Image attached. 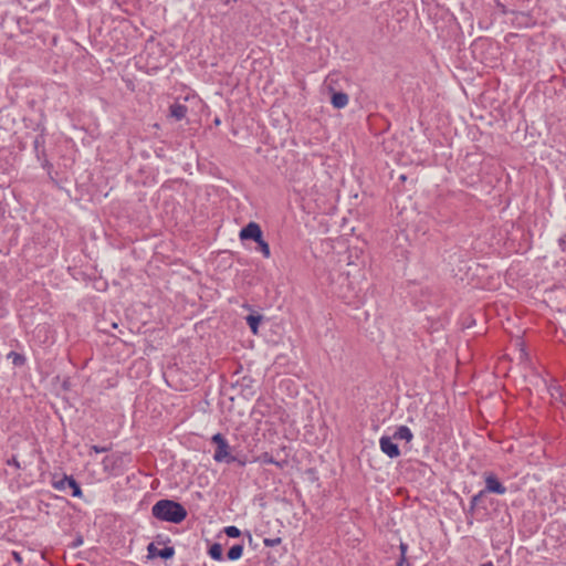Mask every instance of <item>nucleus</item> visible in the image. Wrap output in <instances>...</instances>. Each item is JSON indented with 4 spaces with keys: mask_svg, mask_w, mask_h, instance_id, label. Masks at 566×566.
<instances>
[{
    "mask_svg": "<svg viewBox=\"0 0 566 566\" xmlns=\"http://www.w3.org/2000/svg\"><path fill=\"white\" fill-rule=\"evenodd\" d=\"M11 554H12L13 559H14L18 564H20V565H21V564H22V556H21V554H20L19 552H15V551H13Z\"/></svg>",
    "mask_w": 566,
    "mask_h": 566,
    "instance_id": "34",
    "label": "nucleus"
},
{
    "mask_svg": "<svg viewBox=\"0 0 566 566\" xmlns=\"http://www.w3.org/2000/svg\"><path fill=\"white\" fill-rule=\"evenodd\" d=\"M551 396L554 399H557L558 397H562V391L559 386H554L549 389Z\"/></svg>",
    "mask_w": 566,
    "mask_h": 566,
    "instance_id": "29",
    "label": "nucleus"
},
{
    "mask_svg": "<svg viewBox=\"0 0 566 566\" xmlns=\"http://www.w3.org/2000/svg\"><path fill=\"white\" fill-rule=\"evenodd\" d=\"M476 509L478 506H473V504L470 503L468 510L464 511L469 525L473 524L474 512L476 511Z\"/></svg>",
    "mask_w": 566,
    "mask_h": 566,
    "instance_id": "25",
    "label": "nucleus"
},
{
    "mask_svg": "<svg viewBox=\"0 0 566 566\" xmlns=\"http://www.w3.org/2000/svg\"><path fill=\"white\" fill-rule=\"evenodd\" d=\"M166 542H169V538L166 537V539L163 537V535H157L156 536V541L154 542L155 544H165Z\"/></svg>",
    "mask_w": 566,
    "mask_h": 566,
    "instance_id": "35",
    "label": "nucleus"
},
{
    "mask_svg": "<svg viewBox=\"0 0 566 566\" xmlns=\"http://www.w3.org/2000/svg\"><path fill=\"white\" fill-rule=\"evenodd\" d=\"M263 316L260 314H250L245 317L247 324L249 325L251 332L256 335L259 332L260 323L262 322Z\"/></svg>",
    "mask_w": 566,
    "mask_h": 566,
    "instance_id": "16",
    "label": "nucleus"
},
{
    "mask_svg": "<svg viewBox=\"0 0 566 566\" xmlns=\"http://www.w3.org/2000/svg\"><path fill=\"white\" fill-rule=\"evenodd\" d=\"M208 555L213 559L221 562L223 560V548L220 543H213L208 548Z\"/></svg>",
    "mask_w": 566,
    "mask_h": 566,
    "instance_id": "17",
    "label": "nucleus"
},
{
    "mask_svg": "<svg viewBox=\"0 0 566 566\" xmlns=\"http://www.w3.org/2000/svg\"><path fill=\"white\" fill-rule=\"evenodd\" d=\"M112 327H113V328H117V324H116V323H113V324H112Z\"/></svg>",
    "mask_w": 566,
    "mask_h": 566,
    "instance_id": "40",
    "label": "nucleus"
},
{
    "mask_svg": "<svg viewBox=\"0 0 566 566\" xmlns=\"http://www.w3.org/2000/svg\"><path fill=\"white\" fill-rule=\"evenodd\" d=\"M256 461H259L262 464H274V465H276L280 469H283V467L286 463V461H276L273 458V455L271 453H269V452H263L262 454H260L258 457Z\"/></svg>",
    "mask_w": 566,
    "mask_h": 566,
    "instance_id": "15",
    "label": "nucleus"
},
{
    "mask_svg": "<svg viewBox=\"0 0 566 566\" xmlns=\"http://www.w3.org/2000/svg\"><path fill=\"white\" fill-rule=\"evenodd\" d=\"M223 532L230 538H238L242 534L241 531L237 526H234V525H230V526L224 527Z\"/></svg>",
    "mask_w": 566,
    "mask_h": 566,
    "instance_id": "23",
    "label": "nucleus"
},
{
    "mask_svg": "<svg viewBox=\"0 0 566 566\" xmlns=\"http://www.w3.org/2000/svg\"><path fill=\"white\" fill-rule=\"evenodd\" d=\"M484 479V492L503 495L506 493V486L500 481L496 474L492 471L483 473Z\"/></svg>",
    "mask_w": 566,
    "mask_h": 566,
    "instance_id": "6",
    "label": "nucleus"
},
{
    "mask_svg": "<svg viewBox=\"0 0 566 566\" xmlns=\"http://www.w3.org/2000/svg\"><path fill=\"white\" fill-rule=\"evenodd\" d=\"M148 558L159 557L164 560L171 559L175 556L174 546H165L164 548H158L154 542L149 543L147 546Z\"/></svg>",
    "mask_w": 566,
    "mask_h": 566,
    "instance_id": "8",
    "label": "nucleus"
},
{
    "mask_svg": "<svg viewBox=\"0 0 566 566\" xmlns=\"http://www.w3.org/2000/svg\"><path fill=\"white\" fill-rule=\"evenodd\" d=\"M488 493L484 492V489H482L481 491H479L476 494H474L470 502L471 504H473V506H479V503L481 502V500Z\"/></svg>",
    "mask_w": 566,
    "mask_h": 566,
    "instance_id": "26",
    "label": "nucleus"
},
{
    "mask_svg": "<svg viewBox=\"0 0 566 566\" xmlns=\"http://www.w3.org/2000/svg\"><path fill=\"white\" fill-rule=\"evenodd\" d=\"M399 551H400V556H407L408 544L405 542H400Z\"/></svg>",
    "mask_w": 566,
    "mask_h": 566,
    "instance_id": "33",
    "label": "nucleus"
},
{
    "mask_svg": "<svg viewBox=\"0 0 566 566\" xmlns=\"http://www.w3.org/2000/svg\"><path fill=\"white\" fill-rule=\"evenodd\" d=\"M40 166L46 171L48 174V177L50 178V180H54L53 178V170H54V166L53 164L49 160V158L42 160L41 163H39Z\"/></svg>",
    "mask_w": 566,
    "mask_h": 566,
    "instance_id": "22",
    "label": "nucleus"
},
{
    "mask_svg": "<svg viewBox=\"0 0 566 566\" xmlns=\"http://www.w3.org/2000/svg\"><path fill=\"white\" fill-rule=\"evenodd\" d=\"M8 358L12 359V364L17 367H21L25 364L27 358L23 354L17 353V352H10L8 354Z\"/></svg>",
    "mask_w": 566,
    "mask_h": 566,
    "instance_id": "20",
    "label": "nucleus"
},
{
    "mask_svg": "<svg viewBox=\"0 0 566 566\" xmlns=\"http://www.w3.org/2000/svg\"><path fill=\"white\" fill-rule=\"evenodd\" d=\"M52 486L57 491H66V489H70L73 497L81 499L83 496V491L81 489V485L74 479L73 475L63 474V476L60 479L53 478Z\"/></svg>",
    "mask_w": 566,
    "mask_h": 566,
    "instance_id": "5",
    "label": "nucleus"
},
{
    "mask_svg": "<svg viewBox=\"0 0 566 566\" xmlns=\"http://www.w3.org/2000/svg\"><path fill=\"white\" fill-rule=\"evenodd\" d=\"M6 464L9 465V467H13L15 468L17 470H20L21 469V464L17 458V455H12L10 459H8L6 461Z\"/></svg>",
    "mask_w": 566,
    "mask_h": 566,
    "instance_id": "28",
    "label": "nucleus"
},
{
    "mask_svg": "<svg viewBox=\"0 0 566 566\" xmlns=\"http://www.w3.org/2000/svg\"><path fill=\"white\" fill-rule=\"evenodd\" d=\"M91 451L95 452V453H104V452H108L111 449H112V444L109 446H97V444H93L91 446Z\"/></svg>",
    "mask_w": 566,
    "mask_h": 566,
    "instance_id": "27",
    "label": "nucleus"
},
{
    "mask_svg": "<svg viewBox=\"0 0 566 566\" xmlns=\"http://www.w3.org/2000/svg\"><path fill=\"white\" fill-rule=\"evenodd\" d=\"M331 104L336 109H342L347 106L349 102L348 94L343 91H335L331 88Z\"/></svg>",
    "mask_w": 566,
    "mask_h": 566,
    "instance_id": "11",
    "label": "nucleus"
},
{
    "mask_svg": "<svg viewBox=\"0 0 566 566\" xmlns=\"http://www.w3.org/2000/svg\"><path fill=\"white\" fill-rule=\"evenodd\" d=\"M255 251L260 252L263 258L269 259L271 256L270 244L264 240L263 235L255 241Z\"/></svg>",
    "mask_w": 566,
    "mask_h": 566,
    "instance_id": "18",
    "label": "nucleus"
},
{
    "mask_svg": "<svg viewBox=\"0 0 566 566\" xmlns=\"http://www.w3.org/2000/svg\"><path fill=\"white\" fill-rule=\"evenodd\" d=\"M392 438L396 440H405L406 442H410L413 439V433L407 426H399L392 434Z\"/></svg>",
    "mask_w": 566,
    "mask_h": 566,
    "instance_id": "14",
    "label": "nucleus"
},
{
    "mask_svg": "<svg viewBox=\"0 0 566 566\" xmlns=\"http://www.w3.org/2000/svg\"><path fill=\"white\" fill-rule=\"evenodd\" d=\"M399 179H400L401 181H405V180L407 179V177H406V175H401V176L399 177Z\"/></svg>",
    "mask_w": 566,
    "mask_h": 566,
    "instance_id": "37",
    "label": "nucleus"
},
{
    "mask_svg": "<svg viewBox=\"0 0 566 566\" xmlns=\"http://www.w3.org/2000/svg\"><path fill=\"white\" fill-rule=\"evenodd\" d=\"M247 535L249 537V541L252 542V535L250 534V532H247Z\"/></svg>",
    "mask_w": 566,
    "mask_h": 566,
    "instance_id": "38",
    "label": "nucleus"
},
{
    "mask_svg": "<svg viewBox=\"0 0 566 566\" xmlns=\"http://www.w3.org/2000/svg\"><path fill=\"white\" fill-rule=\"evenodd\" d=\"M243 555V544H234L227 552V558L229 560H238Z\"/></svg>",
    "mask_w": 566,
    "mask_h": 566,
    "instance_id": "19",
    "label": "nucleus"
},
{
    "mask_svg": "<svg viewBox=\"0 0 566 566\" xmlns=\"http://www.w3.org/2000/svg\"><path fill=\"white\" fill-rule=\"evenodd\" d=\"M398 566H412L408 560L407 556H399V559L396 563Z\"/></svg>",
    "mask_w": 566,
    "mask_h": 566,
    "instance_id": "31",
    "label": "nucleus"
},
{
    "mask_svg": "<svg viewBox=\"0 0 566 566\" xmlns=\"http://www.w3.org/2000/svg\"><path fill=\"white\" fill-rule=\"evenodd\" d=\"M282 543V538L281 537H265L263 539V544L266 546V547H274V546H277Z\"/></svg>",
    "mask_w": 566,
    "mask_h": 566,
    "instance_id": "24",
    "label": "nucleus"
},
{
    "mask_svg": "<svg viewBox=\"0 0 566 566\" xmlns=\"http://www.w3.org/2000/svg\"><path fill=\"white\" fill-rule=\"evenodd\" d=\"M272 405L269 399L259 397L253 406L252 415L260 418L266 417L271 413Z\"/></svg>",
    "mask_w": 566,
    "mask_h": 566,
    "instance_id": "10",
    "label": "nucleus"
},
{
    "mask_svg": "<svg viewBox=\"0 0 566 566\" xmlns=\"http://www.w3.org/2000/svg\"><path fill=\"white\" fill-rule=\"evenodd\" d=\"M151 515L161 522L180 524L187 518L188 512L181 503L170 499H161L151 506Z\"/></svg>",
    "mask_w": 566,
    "mask_h": 566,
    "instance_id": "1",
    "label": "nucleus"
},
{
    "mask_svg": "<svg viewBox=\"0 0 566 566\" xmlns=\"http://www.w3.org/2000/svg\"><path fill=\"white\" fill-rule=\"evenodd\" d=\"M211 443L216 446L213 460L218 463H226L232 455L231 447L226 437L221 432H217L211 437Z\"/></svg>",
    "mask_w": 566,
    "mask_h": 566,
    "instance_id": "4",
    "label": "nucleus"
},
{
    "mask_svg": "<svg viewBox=\"0 0 566 566\" xmlns=\"http://www.w3.org/2000/svg\"><path fill=\"white\" fill-rule=\"evenodd\" d=\"M392 437L382 436L379 439V447L382 453H385L390 459H396L400 455V449L397 443H395Z\"/></svg>",
    "mask_w": 566,
    "mask_h": 566,
    "instance_id": "9",
    "label": "nucleus"
},
{
    "mask_svg": "<svg viewBox=\"0 0 566 566\" xmlns=\"http://www.w3.org/2000/svg\"><path fill=\"white\" fill-rule=\"evenodd\" d=\"M170 116L176 120H181L186 117L188 113V107L185 104L174 103L169 107Z\"/></svg>",
    "mask_w": 566,
    "mask_h": 566,
    "instance_id": "13",
    "label": "nucleus"
},
{
    "mask_svg": "<svg viewBox=\"0 0 566 566\" xmlns=\"http://www.w3.org/2000/svg\"><path fill=\"white\" fill-rule=\"evenodd\" d=\"M558 245L563 252H566V234L558 239Z\"/></svg>",
    "mask_w": 566,
    "mask_h": 566,
    "instance_id": "32",
    "label": "nucleus"
},
{
    "mask_svg": "<svg viewBox=\"0 0 566 566\" xmlns=\"http://www.w3.org/2000/svg\"><path fill=\"white\" fill-rule=\"evenodd\" d=\"M253 385L254 379L252 377L243 376L241 379H238L233 386L240 387V394L248 397L254 394Z\"/></svg>",
    "mask_w": 566,
    "mask_h": 566,
    "instance_id": "12",
    "label": "nucleus"
},
{
    "mask_svg": "<svg viewBox=\"0 0 566 566\" xmlns=\"http://www.w3.org/2000/svg\"><path fill=\"white\" fill-rule=\"evenodd\" d=\"M34 132H38V135L34 137L32 146H33V153L38 160V163H41L42 160L48 158L46 154V136H48V129L45 126V115L41 114L40 119L35 123L33 127Z\"/></svg>",
    "mask_w": 566,
    "mask_h": 566,
    "instance_id": "3",
    "label": "nucleus"
},
{
    "mask_svg": "<svg viewBox=\"0 0 566 566\" xmlns=\"http://www.w3.org/2000/svg\"><path fill=\"white\" fill-rule=\"evenodd\" d=\"M130 462L129 453L114 452L109 455H106L102 460V465L104 472L118 476L124 473L127 464Z\"/></svg>",
    "mask_w": 566,
    "mask_h": 566,
    "instance_id": "2",
    "label": "nucleus"
},
{
    "mask_svg": "<svg viewBox=\"0 0 566 566\" xmlns=\"http://www.w3.org/2000/svg\"><path fill=\"white\" fill-rule=\"evenodd\" d=\"M262 235H263V231H262L261 226L254 221H250L248 224H245L243 228H241V230L239 232V239L242 242H244V241L255 242Z\"/></svg>",
    "mask_w": 566,
    "mask_h": 566,
    "instance_id": "7",
    "label": "nucleus"
},
{
    "mask_svg": "<svg viewBox=\"0 0 566 566\" xmlns=\"http://www.w3.org/2000/svg\"><path fill=\"white\" fill-rule=\"evenodd\" d=\"M480 566H494V564L492 562H486L481 564Z\"/></svg>",
    "mask_w": 566,
    "mask_h": 566,
    "instance_id": "36",
    "label": "nucleus"
},
{
    "mask_svg": "<svg viewBox=\"0 0 566 566\" xmlns=\"http://www.w3.org/2000/svg\"><path fill=\"white\" fill-rule=\"evenodd\" d=\"M83 544V536L76 535V537L73 539L72 544L70 545L72 548H76Z\"/></svg>",
    "mask_w": 566,
    "mask_h": 566,
    "instance_id": "30",
    "label": "nucleus"
},
{
    "mask_svg": "<svg viewBox=\"0 0 566 566\" xmlns=\"http://www.w3.org/2000/svg\"><path fill=\"white\" fill-rule=\"evenodd\" d=\"M227 464L237 463L239 467L244 468L248 463L247 455L232 454L226 462Z\"/></svg>",
    "mask_w": 566,
    "mask_h": 566,
    "instance_id": "21",
    "label": "nucleus"
},
{
    "mask_svg": "<svg viewBox=\"0 0 566 566\" xmlns=\"http://www.w3.org/2000/svg\"><path fill=\"white\" fill-rule=\"evenodd\" d=\"M214 124H216V125H219V124H220V119H219V118H216V119H214Z\"/></svg>",
    "mask_w": 566,
    "mask_h": 566,
    "instance_id": "39",
    "label": "nucleus"
}]
</instances>
